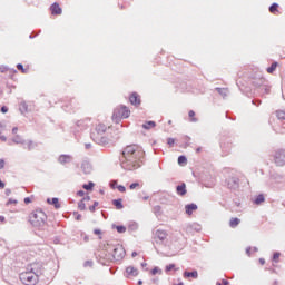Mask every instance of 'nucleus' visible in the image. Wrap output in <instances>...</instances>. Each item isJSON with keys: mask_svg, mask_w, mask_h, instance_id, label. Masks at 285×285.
<instances>
[{"mask_svg": "<svg viewBox=\"0 0 285 285\" xmlns=\"http://www.w3.org/2000/svg\"><path fill=\"white\" fill-rule=\"evenodd\" d=\"M120 157V166L124 170H137L144 164V148L139 145H128L124 148Z\"/></svg>", "mask_w": 285, "mask_h": 285, "instance_id": "nucleus-1", "label": "nucleus"}, {"mask_svg": "<svg viewBox=\"0 0 285 285\" xmlns=\"http://www.w3.org/2000/svg\"><path fill=\"white\" fill-rule=\"evenodd\" d=\"M43 263H32L26 272L20 274V281L24 285H35L43 275Z\"/></svg>", "mask_w": 285, "mask_h": 285, "instance_id": "nucleus-2", "label": "nucleus"}, {"mask_svg": "<svg viewBox=\"0 0 285 285\" xmlns=\"http://www.w3.org/2000/svg\"><path fill=\"white\" fill-rule=\"evenodd\" d=\"M106 130H108L106 125L99 124L91 131L90 137L98 146H108V144H110V138L106 137Z\"/></svg>", "mask_w": 285, "mask_h": 285, "instance_id": "nucleus-3", "label": "nucleus"}, {"mask_svg": "<svg viewBox=\"0 0 285 285\" xmlns=\"http://www.w3.org/2000/svg\"><path fill=\"white\" fill-rule=\"evenodd\" d=\"M29 220L35 228H43L46 226V222L48 220V216L41 209H36L29 215Z\"/></svg>", "mask_w": 285, "mask_h": 285, "instance_id": "nucleus-4", "label": "nucleus"}, {"mask_svg": "<svg viewBox=\"0 0 285 285\" xmlns=\"http://www.w3.org/2000/svg\"><path fill=\"white\" fill-rule=\"evenodd\" d=\"M114 119H128L130 117V109L124 105L114 110Z\"/></svg>", "mask_w": 285, "mask_h": 285, "instance_id": "nucleus-5", "label": "nucleus"}, {"mask_svg": "<svg viewBox=\"0 0 285 285\" xmlns=\"http://www.w3.org/2000/svg\"><path fill=\"white\" fill-rule=\"evenodd\" d=\"M112 257L116 262H121L126 257V249L122 245H116L112 250Z\"/></svg>", "mask_w": 285, "mask_h": 285, "instance_id": "nucleus-6", "label": "nucleus"}, {"mask_svg": "<svg viewBox=\"0 0 285 285\" xmlns=\"http://www.w3.org/2000/svg\"><path fill=\"white\" fill-rule=\"evenodd\" d=\"M276 166H285V149H277L274 154Z\"/></svg>", "mask_w": 285, "mask_h": 285, "instance_id": "nucleus-7", "label": "nucleus"}, {"mask_svg": "<svg viewBox=\"0 0 285 285\" xmlns=\"http://www.w3.org/2000/svg\"><path fill=\"white\" fill-rule=\"evenodd\" d=\"M227 188L229 190H237L239 188V177L238 176H229L226 180Z\"/></svg>", "mask_w": 285, "mask_h": 285, "instance_id": "nucleus-8", "label": "nucleus"}, {"mask_svg": "<svg viewBox=\"0 0 285 285\" xmlns=\"http://www.w3.org/2000/svg\"><path fill=\"white\" fill-rule=\"evenodd\" d=\"M166 237H168V234L166 233V230L157 229L155 232L154 242L156 244H164V240L166 239Z\"/></svg>", "mask_w": 285, "mask_h": 285, "instance_id": "nucleus-9", "label": "nucleus"}, {"mask_svg": "<svg viewBox=\"0 0 285 285\" xmlns=\"http://www.w3.org/2000/svg\"><path fill=\"white\" fill-rule=\"evenodd\" d=\"M184 230L186 233H199V230H202V225L197 224V223H193V224H186L184 226Z\"/></svg>", "mask_w": 285, "mask_h": 285, "instance_id": "nucleus-10", "label": "nucleus"}, {"mask_svg": "<svg viewBox=\"0 0 285 285\" xmlns=\"http://www.w3.org/2000/svg\"><path fill=\"white\" fill-rule=\"evenodd\" d=\"M76 128H77V132H79V130H88V128H90V118L78 120L76 122Z\"/></svg>", "mask_w": 285, "mask_h": 285, "instance_id": "nucleus-11", "label": "nucleus"}, {"mask_svg": "<svg viewBox=\"0 0 285 285\" xmlns=\"http://www.w3.org/2000/svg\"><path fill=\"white\" fill-rule=\"evenodd\" d=\"M73 159L72 155L62 154L58 157V163H60L61 166H66L67 164H72Z\"/></svg>", "mask_w": 285, "mask_h": 285, "instance_id": "nucleus-12", "label": "nucleus"}, {"mask_svg": "<svg viewBox=\"0 0 285 285\" xmlns=\"http://www.w3.org/2000/svg\"><path fill=\"white\" fill-rule=\"evenodd\" d=\"M129 101H130L131 106H136V108L141 106V98H139L138 92H132L129 97Z\"/></svg>", "mask_w": 285, "mask_h": 285, "instance_id": "nucleus-13", "label": "nucleus"}, {"mask_svg": "<svg viewBox=\"0 0 285 285\" xmlns=\"http://www.w3.org/2000/svg\"><path fill=\"white\" fill-rule=\"evenodd\" d=\"M139 275V269L134 266H128L125 272V277H137Z\"/></svg>", "mask_w": 285, "mask_h": 285, "instance_id": "nucleus-14", "label": "nucleus"}, {"mask_svg": "<svg viewBox=\"0 0 285 285\" xmlns=\"http://www.w3.org/2000/svg\"><path fill=\"white\" fill-rule=\"evenodd\" d=\"M81 170L85 173V175H90L92 173V164L88 160H83L81 164Z\"/></svg>", "mask_w": 285, "mask_h": 285, "instance_id": "nucleus-15", "label": "nucleus"}, {"mask_svg": "<svg viewBox=\"0 0 285 285\" xmlns=\"http://www.w3.org/2000/svg\"><path fill=\"white\" fill-rule=\"evenodd\" d=\"M195 210H197V204L191 203L185 206V212L186 215H193V213H195Z\"/></svg>", "mask_w": 285, "mask_h": 285, "instance_id": "nucleus-16", "label": "nucleus"}, {"mask_svg": "<svg viewBox=\"0 0 285 285\" xmlns=\"http://www.w3.org/2000/svg\"><path fill=\"white\" fill-rule=\"evenodd\" d=\"M177 195H180V197H184L188 191L186 190V183H183L181 185H178L176 187Z\"/></svg>", "mask_w": 285, "mask_h": 285, "instance_id": "nucleus-17", "label": "nucleus"}, {"mask_svg": "<svg viewBox=\"0 0 285 285\" xmlns=\"http://www.w3.org/2000/svg\"><path fill=\"white\" fill-rule=\"evenodd\" d=\"M51 14H61V7H59V3L55 2L51 7Z\"/></svg>", "mask_w": 285, "mask_h": 285, "instance_id": "nucleus-18", "label": "nucleus"}, {"mask_svg": "<svg viewBox=\"0 0 285 285\" xmlns=\"http://www.w3.org/2000/svg\"><path fill=\"white\" fill-rule=\"evenodd\" d=\"M265 202H266V198L264 197L263 194H259L253 200V203L256 204V206H259V205L264 204Z\"/></svg>", "mask_w": 285, "mask_h": 285, "instance_id": "nucleus-19", "label": "nucleus"}, {"mask_svg": "<svg viewBox=\"0 0 285 285\" xmlns=\"http://www.w3.org/2000/svg\"><path fill=\"white\" fill-rule=\"evenodd\" d=\"M253 85L256 87V88H259V90L266 85V79L264 78H261L258 80H254Z\"/></svg>", "mask_w": 285, "mask_h": 285, "instance_id": "nucleus-20", "label": "nucleus"}, {"mask_svg": "<svg viewBox=\"0 0 285 285\" xmlns=\"http://www.w3.org/2000/svg\"><path fill=\"white\" fill-rule=\"evenodd\" d=\"M184 277H193V279H197L199 277V273L197 271L193 272H184Z\"/></svg>", "mask_w": 285, "mask_h": 285, "instance_id": "nucleus-21", "label": "nucleus"}, {"mask_svg": "<svg viewBox=\"0 0 285 285\" xmlns=\"http://www.w3.org/2000/svg\"><path fill=\"white\" fill-rule=\"evenodd\" d=\"M48 204H51V206H55V208H61V205L59 204V198H48L47 199Z\"/></svg>", "mask_w": 285, "mask_h": 285, "instance_id": "nucleus-22", "label": "nucleus"}, {"mask_svg": "<svg viewBox=\"0 0 285 285\" xmlns=\"http://www.w3.org/2000/svg\"><path fill=\"white\" fill-rule=\"evenodd\" d=\"M112 205L117 208V210H121V208H124V203L121 198L114 199Z\"/></svg>", "mask_w": 285, "mask_h": 285, "instance_id": "nucleus-23", "label": "nucleus"}, {"mask_svg": "<svg viewBox=\"0 0 285 285\" xmlns=\"http://www.w3.org/2000/svg\"><path fill=\"white\" fill-rule=\"evenodd\" d=\"M155 126H157V124L153 120H149V121H146L144 125H142V128L145 130H150V128H155Z\"/></svg>", "mask_w": 285, "mask_h": 285, "instance_id": "nucleus-24", "label": "nucleus"}, {"mask_svg": "<svg viewBox=\"0 0 285 285\" xmlns=\"http://www.w3.org/2000/svg\"><path fill=\"white\" fill-rule=\"evenodd\" d=\"M240 223H242V220L239 218H232L229 220V226H230V228H237Z\"/></svg>", "mask_w": 285, "mask_h": 285, "instance_id": "nucleus-25", "label": "nucleus"}, {"mask_svg": "<svg viewBox=\"0 0 285 285\" xmlns=\"http://www.w3.org/2000/svg\"><path fill=\"white\" fill-rule=\"evenodd\" d=\"M19 110L21 115H26V112H28V104H26V101H21L19 105Z\"/></svg>", "mask_w": 285, "mask_h": 285, "instance_id": "nucleus-26", "label": "nucleus"}, {"mask_svg": "<svg viewBox=\"0 0 285 285\" xmlns=\"http://www.w3.org/2000/svg\"><path fill=\"white\" fill-rule=\"evenodd\" d=\"M37 146H39L37 142L29 140L27 142V146H24V148H27V150H35V148H37Z\"/></svg>", "mask_w": 285, "mask_h": 285, "instance_id": "nucleus-27", "label": "nucleus"}, {"mask_svg": "<svg viewBox=\"0 0 285 285\" xmlns=\"http://www.w3.org/2000/svg\"><path fill=\"white\" fill-rule=\"evenodd\" d=\"M12 141L13 144H26V140L23 139V137L19 136V135H16L13 138H12Z\"/></svg>", "mask_w": 285, "mask_h": 285, "instance_id": "nucleus-28", "label": "nucleus"}, {"mask_svg": "<svg viewBox=\"0 0 285 285\" xmlns=\"http://www.w3.org/2000/svg\"><path fill=\"white\" fill-rule=\"evenodd\" d=\"M275 70H277V62H273V63L271 65V67L267 68V72H268L269 75H273V73L275 72Z\"/></svg>", "mask_w": 285, "mask_h": 285, "instance_id": "nucleus-29", "label": "nucleus"}, {"mask_svg": "<svg viewBox=\"0 0 285 285\" xmlns=\"http://www.w3.org/2000/svg\"><path fill=\"white\" fill-rule=\"evenodd\" d=\"M216 91L222 96V97H228V90L224 88H216Z\"/></svg>", "mask_w": 285, "mask_h": 285, "instance_id": "nucleus-30", "label": "nucleus"}, {"mask_svg": "<svg viewBox=\"0 0 285 285\" xmlns=\"http://www.w3.org/2000/svg\"><path fill=\"white\" fill-rule=\"evenodd\" d=\"M277 8H279V4H277V2H274L271 7H269V12H272V14H275L277 12Z\"/></svg>", "mask_w": 285, "mask_h": 285, "instance_id": "nucleus-31", "label": "nucleus"}, {"mask_svg": "<svg viewBox=\"0 0 285 285\" xmlns=\"http://www.w3.org/2000/svg\"><path fill=\"white\" fill-rule=\"evenodd\" d=\"M82 188H83L85 190H92V188H95V183L89 181L88 184H85V185L82 186Z\"/></svg>", "mask_w": 285, "mask_h": 285, "instance_id": "nucleus-32", "label": "nucleus"}, {"mask_svg": "<svg viewBox=\"0 0 285 285\" xmlns=\"http://www.w3.org/2000/svg\"><path fill=\"white\" fill-rule=\"evenodd\" d=\"M276 117L277 119L285 120V111L284 110L276 111Z\"/></svg>", "mask_w": 285, "mask_h": 285, "instance_id": "nucleus-33", "label": "nucleus"}, {"mask_svg": "<svg viewBox=\"0 0 285 285\" xmlns=\"http://www.w3.org/2000/svg\"><path fill=\"white\" fill-rule=\"evenodd\" d=\"M188 116H189L190 121H191L193 124H197V118H195V111H194V110H190V111L188 112Z\"/></svg>", "mask_w": 285, "mask_h": 285, "instance_id": "nucleus-34", "label": "nucleus"}, {"mask_svg": "<svg viewBox=\"0 0 285 285\" xmlns=\"http://www.w3.org/2000/svg\"><path fill=\"white\" fill-rule=\"evenodd\" d=\"M116 230H117V233H120V234L126 233V226L117 225Z\"/></svg>", "mask_w": 285, "mask_h": 285, "instance_id": "nucleus-35", "label": "nucleus"}, {"mask_svg": "<svg viewBox=\"0 0 285 285\" xmlns=\"http://www.w3.org/2000/svg\"><path fill=\"white\" fill-rule=\"evenodd\" d=\"M17 70H20L23 75L28 73V69H24L22 63L17 65Z\"/></svg>", "mask_w": 285, "mask_h": 285, "instance_id": "nucleus-36", "label": "nucleus"}, {"mask_svg": "<svg viewBox=\"0 0 285 285\" xmlns=\"http://www.w3.org/2000/svg\"><path fill=\"white\" fill-rule=\"evenodd\" d=\"M188 161V159L186 158V156H179L178 157V164L181 166L183 164H186Z\"/></svg>", "mask_w": 285, "mask_h": 285, "instance_id": "nucleus-37", "label": "nucleus"}, {"mask_svg": "<svg viewBox=\"0 0 285 285\" xmlns=\"http://www.w3.org/2000/svg\"><path fill=\"white\" fill-rule=\"evenodd\" d=\"M261 90H263V95H269L271 94V87H268L267 85H265Z\"/></svg>", "mask_w": 285, "mask_h": 285, "instance_id": "nucleus-38", "label": "nucleus"}, {"mask_svg": "<svg viewBox=\"0 0 285 285\" xmlns=\"http://www.w3.org/2000/svg\"><path fill=\"white\" fill-rule=\"evenodd\" d=\"M155 215H161V206L157 205L154 207Z\"/></svg>", "mask_w": 285, "mask_h": 285, "instance_id": "nucleus-39", "label": "nucleus"}, {"mask_svg": "<svg viewBox=\"0 0 285 285\" xmlns=\"http://www.w3.org/2000/svg\"><path fill=\"white\" fill-rule=\"evenodd\" d=\"M78 208H79V210H86V203H83V200H80L78 203Z\"/></svg>", "mask_w": 285, "mask_h": 285, "instance_id": "nucleus-40", "label": "nucleus"}, {"mask_svg": "<svg viewBox=\"0 0 285 285\" xmlns=\"http://www.w3.org/2000/svg\"><path fill=\"white\" fill-rule=\"evenodd\" d=\"M281 255H282L281 253L275 252L274 255H273V262H276V263H277L278 259H279V257H281Z\"/></svg>", "mask_w": 285, "mask_h": 285, "instance_id": "nucleus-41", "label": "nucleus"}, {"mask_svg": "<svg viewBox=\"0 0 285 285\" xmlns=\"http://www.w3.org/2000/svg\"><path fill=\"white\" fill-rule=\"evenodd\" d=\"M97 206H99V202H95L94 205L89 207L90 213H95Z\"/></svg>", "mask_w": 285, "mask_h": 285, "instance_id": "nucleus-42", "label": "nucleus"}, {"mask_svg": "<svg viewBox=\"0 0 285 285\" xmlns=\"http://www.w3.org/2000/svg\"><path fill=\"white\" fill-rule=\"evenodd\" d=\"M130 230H137L139 228V225L137 223H131L129 225Z\"/></svg>", "mask_w": 285, "mask_h": 285, "instance_id": "nucleus-43", "label": "nucleus"}, {"mask_svg": "<svg viewBox=\"0 0 285 285\" xmlns=\"http://www.w3.org/2000/svg\"><path fill=\"white\" fill-rule=\"evenodd\" d=\"M167 144L170 146V148H173L175 146V138H168Z\"/></svg>", "mask_w": 285, "mask_h": 285, "instance_id": "nucleus-44", "label": "nucleus"}, {"mask_svg": "<svg viewBox=\"0 0 285 285\" xmlns=\"http://www.w3.org/2000/svg\"><path fill=\"white\" fill-rule=\"evenodd\" d=\"M173 268H175V264H169L166 266L165 271H166V273H170V271H173Z\"/></svg>", "mask_w": 285, "mask_h": 285, "instance_id": "nucleus-45", "label": "nucleus"}, {"mask_svg": "<svg viewBox=\"0 0 285 285\" xmlns=\"http://www.w3.org/2000/svg\"><path fill=\"white\" fill-rule=\"evenodd\" d=\"M10 204H19V202H18L17 199L10 198V199L7 202V206H10Z\"/></svg>", "mask_w": 285, "mask_h": 285, "instance_id": "nucleus-46", "label": "nucleus"}, {"mask_svg": "<svg viewBox=\"0 0 285 285\" xmlns=\"http://www.w3.org/2000/svg\"><path fill=\"white\" fill-rule=\"evenodd\" d=\"M130 190H135V188H139V183H132L130 186H129Z\"/></svg>", "mask_w": 285, "mask_h": 285, "instance_id": "nucleus-47", "label": "nucleus"}, {"mask_svg": "<svg viewBox=\"0 0 285 285\" xmlns=\"http://www.w3.org/2000/svg\"><path fill=\"white\" fill-rule=\"evenodd\" d=\"M156 273H160L161 274V269H159V267H154L151 269V275H155Z\"/></svg>", "mask_w": 285, "mask_h": 285, "instance_id": "nucleus-48", "label": "nucleus"}, {"mask_svg": "<svg viewBox=\"0 0 285 285\" xmlns=\"http://www.w3.org/2000/svg\"><path fill=\"white\" fill-rule=\"evenodd\" d=\"M274 177H275V179H276L277 181H282V180L284 179V176H282V175H279V174H275Z\"/></svg>", "mask_w": 285, "mask_h": 285, "instance_id": "nucleus-49", "label": "nucleus"}, {"mask_svg": "<svg viewBox=\"0 0 285 285\" xmlns=\"http://www.w3.org/2000/svg\"><path fill=\"white\" fill-rule=\"evenodd\" d=\"M228 284H230V283L226 279H222V282L216 283V285H228Z\"/></svg>", "mask_w": 285, "mask_h": 285, "instance_id": "nucleus-50", "label": "nucleus"}, {"mask_svg": "<svg viewBox=\"0 0 285 285\" xmlns=\"http://www.w3.org/2000/svg\"><path fill=\"white\" fill-rule=\"evenodd\" d=\"M3 168H6V160L0 159V170H3Z\"/></svg>", "mask_w": 285, "mask_h": 285, "instance_id": "nucleus-51", "label": "nucleus"}, {"mask_svg": "<svg viewBox=\"0 0 285 285\" xmlns=\"http://www.w3.org/2000/svg\"><path fill=\"white\" fill-rule=\"evenodd\" d=\"M117 188L119 193H126V187L124 185H119Z\"/></svg>", "mask_w": 285, "mask_h": 285, "instance_id": "nucleus-52", "label": "nucleus"}, {"mask_svg": "<svg viewBox=\"0 0 285 285\" xmlns=\"http://www.w3.org/2000/svg\"><path fill=\"white\" fill-rule=\"evenodd\" d=\"M83 266H85V268H88V266L91 267L92 266V262L91 261H86L83 263Z\"/></svg>", "mask_w": 285, "mask_h": 285, "instance_id": "nucleus-53", "label": "nucleus"}, {"mask_svg": "<svg viewBox=\"0 0 285 285\" xmlns=\"http://www.w3.org/2000/svg\"><path fill=\"white\" fill-rule=\"evenodd\" d=\"M252 253H253V247H247L246 248V255H248V257H250Z\"/></svg>", "mask_w": 285, "mask_h": 285, "instance_id": "nucleus-54", "label": "nucleus"}, {"mask_svg": "<svg viewBox=\"0 0 285 285\" xmlns=\"http://www.w3.org/2000/svg\"><path fill=\"white\" fill-rule=\"evenodd\" d=\"M278 132H281V135L285 134V122L282 124L281 130Z\"/></svg>", "mask_w": 285, "mask_h": 285, "instance_id": "nucleus-55", "label": "nucleus"}, {"mask_svg": "<svg viewBox=\"0 0 285 285\" xmlns=\"http://www.w3.org/2000/svg\"><path fill=\"white\" fill-rule=\"evenodd\" d=\"M0 72H8V67L0 66Z\"/></svg>", "mask_w": 285, "mask_h": 285, "instance_id": "nucleus-56", "label": "nucleus"}, {"mask_svg": "<svg viewBox=\"0 0 285 285\" xmlns=\"http://www.w3.org/2000/svg\"><path fill=\"white\" fill-rule=\"evenodd\" d=\"M24 204H32V198L31 197H26L24 198Z\"/></svg>", "mask_w": 285, "mask_h": 285, "instance_id": "nucleus-57", "label": "nucleus"}, {"mask_svg": "<svg viewBox=\"0 0 285 285\" xmlns=\"http://www.w3.org/2000/svg\"><path fill=\"white\" fill-rule=\"evenodd\" d=\"M1 112H3V115H6V112H8V107L7 106H2L1 107Z\"/></svg>", "mask_w": 285, "mask_h": 285, "instance_id": "nucleus-58", "label": "nucleus"}, {"mask_svg": "<svg viewBox=\"0 0 285 285\" xmlns=\"http://www.w3.org/2000/svg\"><path fill=\"white\" fill-rule=\"evenodd\" d=\"M77 195H78V197H83V195H86V191L79 190V191H77Z\"/></svg>", "mask_w": 285, "mask_h": 285, "instance_id": "nucleus-59", "label": "nucleus"}, {"mask_svg": "<svg viewBox=\"0 0 285 285\" xmlns=\"http://www.w3.org/2000/svg\"><path fill=\"white\" fill-rule=\"evenodd\" d=\"M252 104H254V106H259L262 104V100H253Z\"/></svg>", "mask_w": 285, "mask_h": 285, "instance_id": "nucleus-60", "label": "nucleus"}, {"mask_svg": "<svg viewBox=\"0 0 285 285\" xmlns=\"http://www.w3.org/2000/svg\"><path fill=\"white\" fill-rule=\"evenodd\" d=\"M4 195H7V197H10V195H12V190L6 189Z\"/></svg>", "mask_w": 285, "mask_h": 285, "instance_id": "nucleus-61", "label": "nucleus"}, {"mask_svg": "<svg viewBox=\"0 0 285 285\" xmlns=\"http://www.w3.org/2000/svg\"><path fill=\"white\" fill-rule=\"evenodd\" d=\"M3 188H6V183H2L0 179V190H3Z\"/></svg>", "mask_w": 285, "mask_h": 285, "instance_id": "nucleus-62", "label": "nucleus"}, {"mask_svg": "<svg viewBox=\"0 0 285 285\" xmlns=\"http://www.w3.org/2000/svg\"><path fill=\"white\" fill-rule=\"evenodd\" d=\"M0 139L1 141H8V138L6 136H2L1 134H0Z\"/></svg>", "mask_w": 285, "mask_h": 285, "instance_id": "nucleus-63", "label": "nucleus"}, {"mask_svg": "<svg viewBox=\"0 0 285 285\" xmlns=\"http://www.w3.org/2000/svg\"><path fill=\"white\" fill-rule=\"evenodd\" d=\"M94 234H95V235H101V230H100V229H95V230H94Z\"/></svg>", "mask_w": 285, "mask_h": 285, "instance_id": "nucleus-64", "label": "nucleus"}]
</instances>
